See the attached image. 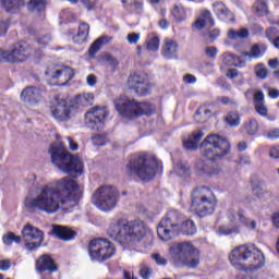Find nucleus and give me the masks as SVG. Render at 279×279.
Masks as SVG:
<instances>
[{"label": "nucleus", "instance_id": "f257e3e1", "mask_svg": "<svg viewBox=\"0 0 279 279\" xmlns=\"http://www.w3.org/2000/svg\"><path fill=\"white\" fill-rule=\"evenodd\" d=\"M82 197V186L70 177L43 185L35 197H26L24 206L29 213L53 215L61 208H73Z\"/></svg>", "mask_w": 279, "mask_h": 279}, {"label": "nucleus", "instance_id": "f03ea898", "mask_svg": "<svg viewBox=\"0 0 279 279\" xmlns=\"http://www.w3.org/2000/svg\"><path fill=\"white\" fill-rule=\"evenodd\" d=\"M229 260L235 269L254 271L264 267L265 254L255 244H243L231 251Z\"/></svg>", "mask_w": 279, "mask_h": 279}, {"label": "nucleus", "instance_id": "7ed1b4c3", "mask_svg": "<svg viewBox=\"0 0 279 279\" xmlns=\"http://www.w3.org/2000/svg\"><path fill=\"white\" fill-rule=\"evenodd\" d=\"M49 154L51 162L63 173L80 178L84 173V161L77 156H73L62 142H57L50 146Z\"/></svg>", "mask_w": 279, "mask_h": 279}, {"label": "nucleus", "instance_id": "20e7f679", "mask_svg": "<svg viewBox=\"0 0 279 279\" xmlns=\"http://www.w3.org/2000/svg\"><path fill=\"white\" fill-rule=\"evenodd\" d=\"M107 234L112 241H117L120 245H130L134 241H138L141 234V222L125 223L124 220L118 219L110 225Z\"/></svg>", "mask_w": 279, "mask_h": 279}, {"label": "nucleus", "instance_id": "39448f33", "mask_svg": "<svg viewBox=\"0 0 279 279\" xmlns=\"http://www.w3.org/2000/svg\"><path fill=\"white\" fill-rule=\"evenodd\" d=\"M170 256L177 267L185 265L190 269H195L199 265V250L191 242H182L171 246Z\"/></svg>", "mask_w": 279, "mask_h": 279}, {"label": "nucleus", "instance_id": "423d86ee", "mask_svg": "<svg viewBox=\"0 0 279 279\" xmlns=\"http://www.w3.org/2000/svg\"><path fill=\"white\" fill-rule=\"evenodd\" d=\"M217 208V196L208 187H196L192 193V213L198 217H208Z\"/></svg>", "mask_w": 279, "mask_h": 279}, {"label": "nucleus", "instance_id": "0eeeda50", "mask_svg": "<svg viewBox=\"0 0 279 279\" xmlns=\"http://www.w3.org/2000/svg\"><path fill=\"white\" fill-rule=\"evenodd\" d=\"M201 147L206 160H219L230 154V142L218 134L207 135Z\"/></svg>", "mask_w": 279, "mask_h": 279}, {"label": "nucleus", "instance_id": "6e6552de", "mask_svg": "<svg viewBox=\"0 0 279 279\" xmlns=\"http://www.w3.org/2000/svg\"><path fill=\"white\" fill-rule=\"evenodd\" d=\"M229 225L220 226L217 230L218 236H230L232 234H241L243 232V226L247 230H254L257 226L256 220H252L245 217L243 210L239 209L236 211L229 210Z\"/></svg>", "mask_w": 279, "mask_h": 279}, {"label": "nucleus", "instance_id": "1a4fd4ad", "mask_svg": "<svg viewBox=\"0 0 279 279\" xmlns=\"http://www.w3.org/2000/svg\"><path fill=\"white\" fill-rule=\"evenodd\" d=\"M119 202V192L112 185L99 186L93 194V204L107 213L112 210Z\"/></svg>", "mask_w": 279, "mask_h": 279}, {"label": "nucleus", "instance_id": "9d476101", "mask_svg": "<svg viewBox=\"0 0 279 279\" xmlns=\"http://www.w3.org/2000/svg\"><path fill=\"white\" fill-rule=\"evenodd\" d=\"M178 232H180V213L172 210L159 222L157 234L161 241H171Z\"/></svg>", "mask_w": 279, "mask_h": 279}, {"label": "nucleus", "instance_id": "9b49d317", "mask_svg": "<svg viewBox=\"0 0 279 279\" xmlns=\"http://www.w3.org/2000/svg\"><path fill=\"white\" fill-rule=\"evenodd\" d=\"M113 105L122 119L134 121V119H138L141 114V102L134 98L120 96L113 100Z\"/></svg>", "mask_w": 279, "mask_h": 279}, {"label": "nucleus", "instance_id": "f8f14e48", "mask_svg": "<svg viewBox=\"0 0 279 279\" xmlns=\"http://www.w3.org/2000/svg\"><path fill=\"white\" fill-rule=\"evenodd\" d=\"M114 245L106 239H95L89 242V256L92 260H108L114 256Z\"/></svg>", "mask_w": 279, "mask_h": 279}, {"label": "nucleus", "instance_id": "ddd939ff", "mask_svg": "<svg viewBox=\"0 0 279 279\" xmlns=\"http://www.w3.org/2000/svg\"><path fill=\"white\" fill-rule=\"evenodd\" d=\"M29 56H32L29 46L26 43H19L13 46L12 50H0V62L19 64V62H25Z\"/></svg>", "mask_w": 279, "mask_h": 279}, {"label": "nucleus", "instance_id": "4468645a", "mask_svg": "<svg viewBox=\"0 0 279 279\" xmlns=\"http://www.w3.org/2000/svg\"><path fill=\"white\" fill-rule=\"evenodd\" d=\"M73 110V105H70L66 99L54 98L50 106L51 116L61 123L71 121L73 114H75Z\"/></svg>", "mask_w": 279, "mask_h": 279}, {"label": "nucleus", "instance_id": "2eb2a0df", "mask_svg": "<svg viewBox=\"0 0 279 279\" xmlns=\"http://www.w3.org/2000/svg\"><path fill=\"white\" fill-rule=\"evenodd\" d=\"M160 169V161L151 154L142 153L141 156V180L151 182L156 178V172Z\"/></svg>", "mask_w": 279, "mask_h": 279}, {"label": "nucleus", "instance_id": "dca6fc26", "mask_svg": "<svg viewBox=\"0 0 279 279\" xmlns=\"http://www.w3.org/2000/svg\"><path fill=\"white\" fill-rule=\"evenodd\" d=\"M22 239L25 241L26 250L34 252L43 245L45 233L32 225H25L22 230Z\"/></svg>", "mask_w": 279, "mask_h": 279}, {"label": "nucleus", "instance_id": "f3484780", "mask_svg": "<svg viewBox=\"0 0 279 279\" xmlns=\"http://www.w3.org/2000/svg\"><path fill=\"white\" fill-rule=\"evenodd\" d=\"M109 114L107 107H93L85 113V123L90 130H99Z\"/></svg>", "mask_w": 279, "mask_h": 279}, {"label": "nucleus", "instance_id": "a211bd4d", "mask_svg": "<svg viewBox=\"0 0 279 279\" xmlns=\"http://www.w3.org/2000/svg\"><path fill=\"white\" fill-rule=\"evenodd\" d=\"M46 75L51 77V80H58L57 86H66L70 81L73 80L75 72L71 68H63L62 70H58L54 66L48 68L46 71Z\"/></svg>", "mask_w": 279, "mask_h": 279}, {"label": "nucleus", "instance_id": "6ab92c4d", "mask_svg": "<svg viewBox=\"0 0 279 279\" xmlns=\"http://www.w3.org/2000/svg\"><path fill=\"white\" fill-rule=\"evenodd\" d=\"M21 99L25 104L34 106L43 100V90L38 87H26L21 93Z\"/></svg>", "mask_w": 279, "mask_h": 279}, {"label": "nucleus", "instance_id": "aec40b11", "mask_svg": "<svg viewBox=\"0 0 279 279\" xmlns=\"http://www.w3.org/2000/svg\"><path fill=\"white\" fill-rule=\"evenodd\" d=\"M178 51H180V46L175 39L166 38L163 40V45L161 47V56L167 60H173V58H178Z\"/></svg>", "mask_w": 279, "mask_h": 279}, {"label": "nucleus", "instance_id": "412c9836", "mask_svg": "<svg viewBox=\"0 0 279 279\" xmlns=\"http://www.w3.org/2000/svg\"><path fill=\"white\" fill-rule=\"evenodd\" d=\"M52 233L61 241H72V239H75L77 235V232H75L73 229L60 225L52 226Z\"/></svg>", "mask_w": 279, "mask_h": 279}, {"label": "nucleus", "instance_id": "4be33fe9", "mask_svg": "<svg viewBox=\"0 0 279 279\" xmlns=\"http://www.w3.org/2000/svg\"><path fill=\"white\" fill-rule=\"evenodd\" d=\"M196 173L197 175H207L208 178H216V175H219V173H221V167H210L208 166V163H205L204 161H198L196 163Z\"/></svg>", "mask_w": 279, "mask_h": 279}, {"label": "nucleus", "instance_id": "5701e85b", "mask_svg": "<svg viewBox=\"0 0 279 279\" xmlns=\"http://www.w3.org/2000/svg\"><path fill=\"white\" fill-rule=\"evenodd\" d=\"M214 12L221 21H226V23H234V14L230 12L223 2H215Z\"/></svg>", "mask_w": 279, "mask_h": 279}, {"label": "nucleus", "instance_id": "b1692460", "mask_svg": "<svg viewBox=\"0 0 279 279\" xmlns=\"http://www.w3.org/2000/svg\"><path fill=\"white\" fill-rule=\"evenodd\" d=\"M126 174L133 178H141V154L131 156L126 165Z\"/></svg>", "mask_w": 279, "mask_h": 279}, {"label": "nucleus", "instance_id": "393cba45", "mask_svg": "<svg viewBox=\"0 0 279 279\" xmlns=\"http://www.w3.org/2000/svg\"><path fill=\"white\" fill-rule=\"evenodd\" d=\"M215 25V20L210 11L205 10L201 13L199 17L195 21L193 27L195 29H204V27H213Z\"/></svg>", "mask_w": 279, "mask_h": 279}, {"label": "nucleus", "instance_id": "a878e982", "mask_svg": "<svg viewBox=\"0 0 279 279\" xmlns=\"http://www.w3.org/2000/svg\"><path fill=\"white\" fill-rule=\"evenodd\" d=\"M37 270L43 274V271H58V266L51 258V256L43 255L37 259Z\"/></svg>", "mask_w": 279, "mask_h": 279}, {"label": "nucleus", "instance_id": "bb28decb", "mask_svg": "<svg viewBox=\"0 0 279 279\" xmlns=\"http://www.w3.org/2000/svg\"><path fill=\"white\" fill-rule=\"evenodd\" d=\"M88 34H90V26L87 23H81L77 33L73 36V43L84 45L88 40Z\"/></svg>", "mask_w": 279, "mask_h": 279}, {"label": "nucleus", "instance_id": "cd10ccee", "mask_svg": "<svg viewBox=\"0 0 279 279\" xmlns=\"http://www.w3.org/2000/svg\"><path fill=\"white\" fill-rule=\"evenodd\" d=\"M95 95L93 93L78 94L72 100V106L80 108V106H93Z\"/></svg>", "mask_w": 279, "mask_h": 279}, {"label": "nucleus", "instance_id": "c85d7f7f", "mask_svg": "<svg viewBox=\"0 0 279 279\" xmlns=\"http://www.w3.org/2000/svg\"><path fill=\"white\" fill-rule=\"evenodd\" d=\"M202 138H204V132L196 131L190 136V138L183 141V146L185 149H197V145Z\"/></svg>", "mask_w": 279, "mask_h": 279}, {"label": "nucleus", "instance_id": "c756f323", "mask_svg": "<svg viewBox=\"0 0 279 279\" xmlns=\"http://www.w3.org/2000/svg\"><path fill=\"white\" fill-rule=\"evenodd\" d=\"M47 9V0H29L27 3L28 12L33 14H43Z\"/></svg>", "mask_w": 279, "mask_h": 279}, {"label": "nucleus", "instance_id": "7c9ffc66", "mask_svg": "<svg viewBox=\"0 0 279 279\" xmlns=\"http://www.w3.org/2000/svg\"><path fill=\"white\" fill-rule=\"evenodd\" d=\"M126 86L130 90L138 94V88H141V72H133L128 78Z\"/></svg>", "mask_w": 279, "mask_h": 279}, {"label": "nucleus", "instance_id": "2f4dec72", "mask_svg": "<svg viewBox=\"0 0 279 279\" xmlns=\"http://www.w3.org/2000/svg\"><path fill=\"white\" fill-rule=\"evenodd\" d=\"M112 40V37L108 36V35H102L100 36L98 39H96L94 41V44L90 46L89 48V53L90 56H95L96 52L99 51V49H101V45H108V43H110Z\"/></svg>", "mask_w": 279, "mask_h": 279}, {"label": "nucleus", "instance_id": "473e14b6", "mask_svg": "<svg viewBox=\"0 0 279 279\" xmlns=\"http://www.w3.org/2000/svg\"><path fill=\"white\" fill-rule=\"evenodd\" d=\"M0 1L4 10H7V12H16V10L25 5V2L23 0H0Z\"/></svg>", "mask_w": 279, "mask_h": 279}, {"label": "nucleus", "instance_id": "72a5a7b5", "mask_svg": "<svg viewBox=\"0 0 279 279\" xmlns=\"http://www.w3.org/2000/svg\"><path fill=\"white\" fill-rule=\"evenodd\" d=\"M172 16L177 23H182L186 21V9L182 4L174 5L172 10Z\"/></svg>", "mask_w": 279, "mask_h": 279}, {"label": "nucleus", "instance_id": "f704fd0d", "mask_svg": "<svg viewBox=\"0 0 279 279\" xmlns=\"http://www.w3.org/2000/svg\"><path fill=\"white\" fill-rule=\"evenodd\" d=\"M253 195L258 197V199H263L264 202H268V199H271V192L267 191L260 185L253 186Z\"/></svg>", "mask_w": 279, "mask_h": 279}, {"label": "nucleus", "instance_id": "c9c22d12", "mask_svg": "<svg viewBox=\"0 0 279 279\" xmlns=\"http://www.w3.org/2000/svg\"><path fill=\"white\" fill-rule=\"evenodd\" d=\"M250 36V31H247V28H241L239 31H234V29H229L228 32V38H230L231 40H239V38L243 39V38H247Z\"/></svg>", "mask_w": 279, "mask_h": 279}, {"label": "nucleus", "instance_id": "e433bc0d", "mask_svg": "<svg viewBox=\"0 0 279 279\" xmlns=\"http://www.w3.org/2000/svg\"><path fill=\"white\" fill-rule=\"evenodd\" d=\"M141 84H142V90H141L142 97L145 95H149V90H151V80L149 77V74L142 73Z\"/></svg>", "mask_w": 279, "mask_h": 279}, {"label": "nucleus", "instance_id": "4c0bfd02", "mask_svg": "<svg viewBox=\"0 0 279 279\" xmlns=\"http://www.w3.org/2000/svg\"><path fill=\"white\" fill-rule=\"evenodd\" d=\"M181 232L187 236H193V234L197 232V227H195V222H193V220H186L181 225Z\"/></svg>", "mask_w": 279, "mask_h": 279}, {"label": "nucleus", "instance_id": "58836bf2", "mask_svg": "<svg viewBox=\"0 0 279 279\" xmlns=\"http://www.w3.org/2000/svg\"><path fill=\"white\" fill-rule=\"evenodd\" d=\"M174 173L179 175V178H185V175L191 174V168L186 162H179L174 166Z\"/></svg>", "mask_w": 279, "mask_h": 279}, {"label": "nucleus", "instance_id": "ea45409f", "mask_svg": "<svg viewBox=\"0 0 279 279\" xmlns=\"http://www.w3.org/2000/svg\"><path fill=\"white\" fill-rule=\"evenodd\" d=\"M146 49H148V51H158V49H160V38L156 35H149L146 43Z\"/></svg>", "mask_w": 279, "mask_h": 279}, {"label": "nucleus", "instance_id": "a19ab883", "mask_svg": "<svg viewBox=\"0 0 279 279\" xmlns=\"http://www.w3.org/2000/svg\"><path fill=\"white\" fill-rule=\"evenodd\" d=\"M226 123L231 128H236V125L241 124V118L238 112H229L226 117Z\"/></svg>", "mask_w": 279, "mask_h": 279}, {"label": "nucleus", "instance_id": "79ce46f5", "mask_svg": "<svg viewBox=\"0 0 279 279\" xmlns=\"http://www.w3.org/2000/svg\"><path fill=\"white\" fill-rule=\"evenodd\" d=\"M244 130L251 136H254L256 132H258V121L256 120H248L244 123Z\"/></svg>", "mask_w": 279, "mask_h": 279}, {"label": "nucleus", "instance_id": "37998d69", "mask_svg": "<svg viewBox=\"0 0 279 279\" xmlns=\"http://www.w3.org/2000/svg\"><path fill=\"white\" fill-rule=\"evenodd\" d=\"M223 64L227 66H243V64L239 63V58L230 53L223 54Z\"/></svg>", "mask_w": 279, "mask_h": 279}, {"label": "nucleus", "instance_id": "c03bdc74", "mask_svg": "<svg viewBox=\"0 0 279 279\" xmlns=\"http://www.w3.org/2000/svg\"><path fill=\"white\" fill-rule=\"evenodd\" d=\"M260 56H263V51H260V47H258V45H254L251 52L242 53V58H245V60H251V58H260Z\"/></svg>", "mask_w": 279, "mask_h": 279}, {"label": "nucleus", "instance_id": "a18cd8bd", "mask_svg": "<svg viewBox=\"0 0 279 279\" xmlns=\"http://www.w3.org/2000/svg\"><path fill=\"white\" fill-rule=\"evenodd\" d=\"M156 112V107L150 102H142L141 107V116L151 117L153 113Z\"/></svg>", "mask_w": 279, "mask_h": 279}, {"label": "nucleus", "instance_id": "49530a36", "mask_svg": "<svg viewBox=\"0 0 279 279\" xmlns=\"http://www.w3.org/2000/svg\"><path fill=\"white\" fill-rule=\"evenodd\" d=\"M2 241L4 245H12V243H21V235H16L12 232L3 235Z\"/></svg>", "mask_w": 279, "mask_h": 279}, {"label": "nucleus", "instance_id": "de8ad7c7", "mask_svg": "<svg viewBox=\"0 0 279 279\" xmlns=\"http://www.w3.org/2000/svg\"><path fill=\"white\" fill-rule=\"evenodd\" d=\"M254 5H255V10H256L257 14H259V16H265V14H267V12H268L267 1L258 0L255 2Z\"/></svg>", "mask_w": 279, "mask_h": 279}, {"label": "nucleus", "instance_id": "09e8293b", "mask_svg": "<svg viewBox=\"0 0 279 279\" xmlns=\"http://www.w3.org/2000/svg\"><path fill=\"white\" fill-rule=\"evenodd\" d=\"M142 239H146L149 243L154 241V234L151 233V229L145 226L142 222Z\"/></svg>", "mask_w": 279, "mask_h": 279}, {"label": "nucleus", "instance_id": "8fccbe9b", "mask_svg": "<svg viewBox=\"0 0 279 279\" xmlns=\"http://www.w3.org/2000/svg\"><path fill=\"white\" fill-rule=\"evenodd\" d=\"M255 75L256 77H258L259 80H265L267 77V68H265L264 64H257L255 66Z\"/></svg>", "mask_w": 279, "mask_h": 279}, {"label": "nucleus", "instance_id": "3c124183", "mask_svg": "<svg viewBox=\"0 0 279 279\" xmlns=\"http://www.w3.org/2000/svg\"><path fill=\"white\" fill-rule=\"evenodd\" d=\"M53 39L49 35H44L37 38V44L40 47H48V45H51Z\"/></svg>", "mask_w": 279, "mask_h": 279}, {"label": "nucleus", "instance_id": "603ef678", "mask_svg": "<svg viewBox=\"0 0 279 279\" xmlns=\"http://www.w3.org/2000/svg\"><path fill=\"white\" fill-rule=\"evenodd\" d=\"M268 156L272 160H279V145L269 146Z\"/></svg>", "mask_w": 279, "mask_h": 279}, {"label": "nucleus", "instance_id": "864d4df0", "mask_svg": "<svg viewBox=\"0 0 279 279\" xmlns=\"http://www.w3.org/2000/svg\"><path fill=\"white\" fill-rule=\"evenodd\" d=\"M254 106L258 104H265V94L262 90H257L253 96Z\"/></svg>", "mask_w": 279, "mask_h": 279}, {"label": "nucleus", "instance_id": "5fc2aeb1", "mask_svg": "<svg viewBox=\"0 0 279 279\" xmlns=\"http://www.w3.org/2000/svg\"><path fill=\"white\" fill-rule=\"evenodd\" d=\"M254 106L257 114H259L260 117H267L268 109H267V106H265V102L254 105Z\"/></svg>", "mask_w": 279, "mask_h": 279}, {"label": "nucleus", "instance_id": "6e6d98bb", "mask_svg": "<svg viewBox=\"0 0 279 279\" xmlns=\"http://www.w3.org/2000/svg\"><path fill=\"white\" fill-rule=\"evenodd\" d=\"M94 145H96L97 147H100L101 145H106L107 138L106 135H95L92 138Z\"/></svg>", "mask_w": 279, "mask_h": 279}, {"label": "nucleus", "instance_id": "4d7b16f0", "mask_svg": "<svg viewBox=\"0 0 279 279\" xmlns=\"http://www.w3.org/2000/svg\"><path fill=\"white\" fill-rule=\"evenodd\" d=\"M219 29L215 28L213 31H210L208 34L205 35L206 40H209V43H214L215 40H217V38H219Z\"/></svg>", "mask_w": 279, "mask_h": 279}, {"label": "nucleus", "instance_id": "13d9d810", "mask_svg": "<svg viewBox=\"0 0 279 279\" xmlns=\"http://www.w3.org/2000/svg\"><path fill=\"white\" fill-rule=\"evenodd\" d=\"M154 270L150 267L144 266L141 269V278L142 279H150Z\"/></svg>", "mask_w": 279, "mask_h": 279}, {"label": "nucleus", "instance_id": "bf43d9fd", "mask_svg": "<svg viewBox=\"0 0 279 279\" xmlns=\"http://www.w3.org/2000/svg\"><path fill=\"white\" fill-rule=\"evenodd\" d=\"M126 40L130 45H136L141 40V35L136 33H130L126 36Z\"/></svg>", "mask_w": 279, "mask_h": 279}, {"label": "nucleus", "instance_id": "052dcab7", "mask_svg": "<svg viewBox=\"0 0 279 279\" xmlns=\"http://www.w3.org/2000/svg\"><path fill=\"white\" fill-rule=\"evenodd\" d=\"M278 34L279 32L274 27L266 31V37L268 38V40H271L272 43L279 37Z\"/></svg>", "mask_w": 279, "mask_h": 279}, {"label": "nucleus", "instance_id": "680f3d73", "mask_svg": "<svg viewBox=\"0 0 279 279\" xmlns=\"http://www.w3.org/2000/svg\"><path fill=\"white\" fill-rule=\"evenodd\" d=\"M266 138H270V141H276V138H279V129H272L268 131Z\"/></svg>", "mask_w": 279, "mask_h": 279}, {"label": "nucleus", "instance_id": "e2e57ef3", "mask_svg": "<svg viewBox=\"0 0 279 279\" xmlns=\"http://www.w3.org/2000/svg\"><path fill=\"white\" fill-rule=\"evenodd\" d=\"M153 260H155V263H157V265H167V260L165 259V257L160 256V254L156 253L151 255Z\"/></svg>", "mask_w": 279, "mask_h": 279}, {"label": "nucleus", "instance_id": "0e129e2a", "mask_svg": "<svg viewBox=\"0 0 279 279\" xmlns=\"http://www.w3.org/2000/svg\"><path fill=\"white\" fill-rule=\"evenodd\" d=\"M12 267V263L10 259H2L0 260V271H8Z\"/></svg>", "mask_w": 279, "mask_h": 279}, {"label": "nucleus", "instance_id": "69168bd1", "mask_svg": "<svg viewBox=\"0 0 279 279\" xmlns=\"http://www.w3.org/2000/svg\"><path fill=\"white\" fill-rule=\"evenodd\" d=\"M205 53L208 58H217V48L215 47H207Z\"/></svg>", "mask_w": 279, "mask_h": 279}, {"label": "nucleus", "instance_id": "338daca9", "mask_svg": "<svg viewBox=\"0 0 279 279\" xmlns=\"http://www.w3.org/2000/svg\"><path fill=\"white\" fill-rule=\"evenodd\" d=\"M213 111L208 109L206 106L199 107V109L196 111V114H204L205 117H210Z\"/></svg>", "mask_w": 279, "mask_h": 279}, {"label": "nucleus", "instance_id": "774afa93", "mask_svg": "<svg viewBox=\"0 0 279 279\" xmlns=\"http://www.w3.org/2000/svg\"><path fill=\"white\" fill-rule=\"evenodd\" d=\"M86 82L88 86H95L97 84V76H95V74H89L86 77Z\"/></svg>", "mask_w": 279, "mask_h": 279}]
</instances>
